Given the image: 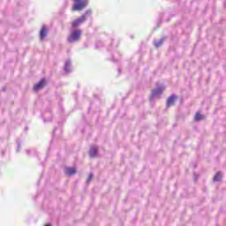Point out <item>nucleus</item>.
Listing matches in <instances>:
<instances>
[{"label":"nucleus","mask_w":226,"mask_h":226,"mask_svg":"<svg viewBox=\"0 0 226 226\" xmlns=\"http://www.w3.org/2000/svg\"><path fill=\"white\" fill-rule=\"evenodd\" d=\"M176 100H177V96H176L175 94L169 97L167 100V105H166L167 109H169V107H172Z\"/></svg>","instance_id":"obj_7"},{"label":"nucleus","mask_w":226,"mask_h":226,"mask_svg":"<svg viewBox=\"0 0 226 226\" xmlns=\"http://www.w3.org/2000/svg\"><path fill=\"white\" fill-rule=\"evenodd\" d=\"M53 132H54V133H56V130H54Z\"/></svg>","instance_id":"obj_18"},{"label":"nucleus","mask_w":226,"mask_h":226,"mask_svg":"<svg viewBox=\"0 0 226 226\" xmlns=\"http://www.w3.org/2000/svg\"><path fill=\"white\" fill-rule=\"evenodd\" d=\"M80 36H82V30H73L71 32L69 37L67 38V41L69 43H75L80 40Z\"/></svg>","instance_id":"obj_2"},{"label":"nucleus","mask_w":226,"mask_h":226,"mask_svg":"<svg viewBox=\"0 0 226 226\" xmlns=\"http://www.w3.org/2000/svg\"><path fill=\"white\" fill-rule=\"evenodd\" d=\"M165 41V40L163 38L160 39L159 41H154V45L156 49H158L159 47H162V45H163V42Z\"/></svg>","instance_id":"obj_12"},{"label":"nucleus","mask_w":226,"mask_h":226,"mask_svg":"<svg viewBox=\"0 0 226 226\" xmlns=\"http://www.w3.org/2000/svg\"><path fill=\"white\" fill-rule=\"evenodd\" d=\"M45 38H47V27L43 26L40 32V39L45 40Z\"/></svg>","instance_id":"obj_10"},{"label":"nucleus","mask_w":226,"mask_h":226,"mask_svg":"<svg viewBox=\"0 0 226 226\" xmlns=\"http://www.w3.org/2000/svg\"><path fill=\"white\" fill-rule=\"evenodd\" d=\"M165 91V86L161 85L157 87L155 89L152 90V95L150 100H154V98H160L162 94H163V92Z\"/></svg>","instance_id":"obj_3"},{"label":"nucleus","mask_w":226,"mask_h":226,"mask_svg":"<svg viewBox=\"0 0 226 226\" xmlns=\"http://www.w3.org/2000/svg\"><path fill=\"white\" fill-rule=\"evenodd\" d=\"M194 119H195V121H201V119H202V115H200V112H197L196 115H195V117H194Z\"/></svg>","instance_id":"obj_14"},{"label":"nucleus","mask_w":226,"mask_h":226,"mask_svg":"<svg viewBox=\"0 0 226 226\" xmlns=\"http://www.w3.org/2000/svg\"><path fill=\"white\" fill-rule=\"evenodd\" d=\"M44 123H49V121H52V113L50 111L46 112L43 115Z\"/></svg>","instance_id":"obj_11"},{"label":"nucleus","mask_w":226,"mask_h":226,"mask_svg":"<svg viewBox=\"0 0 226 226\" xmlns=\"http://www.w3.org/2000/svg\"><path fill=\"white\" fill-rule=\"evenodd\" d=\"M64 172L67 176H75L77 170H75V168H65Z\"/></svg>","instance_id":"obj_9"},{"label":"nucleus","mask_w":226,"mask_h":226,"mask_svg":"<svg viewBox=\"0 0 226 226\" xmlns=\"http://www.w3.org/2000/svg\"><path fill=\"white\" fill-rule=\"evenodd\" d=\"M92 13L93 11L91 10H87L85 14L72 22V27L75 29L79 27V26H81V24H84V22L87 20L88 17L91 16Z\"/></svg>","instance_id":"obj_1"},{"label":"nucleus","mask_w":226,"mask_h":226,"mask_svg":"<svg viewBox=\"0 0 226 226\" xmlns=\"http://www.w3.org/2000/svg\"><path fill=\"white\" fill-rule=\"evenodd\" d=\"M45 84H47V81L45 79H41L39 83L34 85V91H40L41 89H43L45 87Z\"/></svg>","instance_id":"obj_5"},{"label":"nucleus","mask_w":226,"mask_h":226,"mask_svg":"<svg viewBox=\"0 0 226 226\" xmlns=\"http://www.w3.org/2000/svg\"><path fill=\"white\" fill-rule=\"evenodd\" d=\"M26 154H31V150H26Z\"/></svg>","instance_id":"obj_17"},{"label":"nucleus","mask_w":226,"mask_h":226,"mask_svg":"<svg viewBox=\"0 0 226 226\" xmlns=\"http://www.w3.org/2000/svg\"><path fill=\"white\" fill-rule=\"evenodd\" d=\"M194 181H197V178H194Z\"/></svg>","instance_id":"obj_19"},{"label":"nucleus","mask_w":226,"mask_h":226,"mask_svg":"<svg viewBox=\"0 0 226 226\" xmlns=\"http://www.w3.org/2000/svg\"><path fill=\"white\" fill-rule=\"evenodd\" d=\"M94 176V175H93V173H91V174L88 176L87 179V183H89V182L93 179Z\"/></svg>","instance_id":"obj_15"},{"label":"nucleus","mask_w":226,"mask_h":226,"mask_svg":"<svg viewBox=\"0 0 226 226\" xmlns=\"http://www.w3.org/2000/svg\"><path fill=\"white\" fill-rule=\"evenodd\" d=\"M75 4L72 7V10L77 11H80V10H84L86 6H87L88 0H74Z\"/></svg>","instance_id":"obj_4"},{"label":"nucleus","mask_w":226,"mask_h":226,"mask_svg":"<svg viewBox=\"0 0 226 226\" xmlns=\"http://www.w3.org/2000/svg\"><path fill=\"white\" fill-rule=\"evenodd\" d=\"M213 181L215 182L222 181V172H217L214 177Z\"/></svg>","instance_id":"obj_13"},{"label":"nucleus","mask_w":226,"mask_h":226,"mask_svg":"<svg viewBox=\"0 0 226 226\" xmlns=\"http://www.w3.org/2000/svg\"><path fill=\"white\" fill-rule=\"evenodd\" d=\"M64 71L65 73H71L72 72V62L70 60H66L64 66Z\"/></svg>","instance_id":"obj_8"},{"label":"nucleus","mask_w":226,"mask_h":226,"mask_svg":"<svg viewBox=\"0 0 226 226\" xmlns=\"http://www.w3.org/2000/svg\"><path fill=\"white\" fill-rule=\"evenodd\" d=\"M6 88L5 87H4V91L5 90Z\"/></svg>","instance_id":"obj_20"},{"label":"nucleus","mask_w":226,"mask_h":226,"mask_svg":"<svg viewBox=\"0 0 226 226\" xmlns=\"http://www.w3.org/2000/svg\"><path fill=\"white\" fill-rule=\"evenodd\" d=\"M96 154H98V147L94 145L89 150L90 158H96Z\"/></svg>","instance_id":"obj_6"},{"label":"nucleus","mask_w":226,"mask_h":226,"mask_svg":"<svg viewBox=\"0 0 226 226\" xmlns=\"http://www.w3.org/2000/svg\"><path fill=\"white\" fill-rule=\"evenodd\" d=\"M17 151H20V144H18V149Z\"/></svg>","instance_id":"obj_16"}]
</instances>
